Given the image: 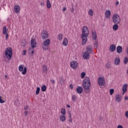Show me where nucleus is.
Masks as SVG:
<instances>
[{
    "label": "nucleus",
    "instance_id": "obj_1",
    "mask_svg": "<svg viewBox=\"0 0 128 128\" xmlns=\"http://www.w3.org/2000/svg\"><path fill=\"white\" fill-rule=\"evenodd\" d=\"M82 86L86 94H90V90L92 86L90 78L88 76H86L82 81Z\"/></svg>",
    "mask_w": 128,
    "mask_h": 128
},
{
    "label": "nucleus",
    "instance_id": "obj_2",
    "mask_svg": "<svg viewBox=\"0 0 128 128\" xmlns=\"http://www.w3.org/2000/svg\"><path fill=\"white\" fill-rule=\"evenodd\" d=\"M88 36V28L86 26H84L82 28V34L81 35L82 46H85L86 44Z\"/></svg>",
    "mask_w": 128,
    "mask_h": 128
},
{
    "label": "nucleus",
    "instance_id": "obj_3",
    "mask_svg": "<svg viewBox=\"0 0 128 128\" xmlns=\"http://www.w3.org/2000/svg\"><path fill=\"white\" fill-rule=\"evenodd\" d=\"M4 55L7 60H10V58H12V49L10 47L7 48L5 50Z\"/></svg>",
    "mask_w": 128,
    "mask_h": 128
},
{
    "label": "nucleus",
    "instance_id": "obj_4",
    "mask_svg": "<svg viewBox=\"0 0 128 128\" xmlns=\"http://www.w3.org/2000/svg\"><path fill=\"white\" fill-rule=\"evenodd\" d=\"M50 40L46 39L44 40L42 43V48L46 52L48 50V46H50Z\"/></svg>",
    "mask_w": 128,
    "mask_h": 128
},
{
    "label": "nucleus",
    "instance_id": "obj_5",
    "mask_svg": "<svg viewBox=\"0 0 128 128\" xmlns=\"http://www.w3.org/2000/svg\"><path fill=\"white\" fill-rule=\"evenodd\" d=\"M114 24H118L120 22V17L118 14H114L112 16Z\"/></svg>",
    "mask_w": 128,
    "mask_h": 128
},
{
    "label": "nucleus",
    "instance_id": "obj_6",
    "mask_svg": "<svg viewBox=\"0 0 128 128\" xmlns=\"http://www.w3.org/2000/svg\"><path fill=\"white\" fill-rule=\"evenodd\" d=\"M18 68L19 72H22V74H26V72H28V68H26V67H24V66L22 65H20Z\"/></svg>",
    "mask_w": 128,
    "mask_h": 128
},
{
    "label": "nucleus",
    "instance_id": "obj_7",
    "mask_svg": "<svg viewBox=\"0 0 128 128\" xmlns=\"http://www.w3.org/2000/svg\"><path fill=\"white\" fill-rule=\"evenodd\" d=\"M40 36L42 40H46L48 38V33L46 30H42L40 34Z\"/></svg>",
    "mask_w": 128,
    "mask_h": 128
},
{
    "label": "nucleus",
    "instance_id": "obj_8",
    "mask_svg": "<svg viewBox=\"0 0 128 128\" xmlns=\"http://www.w3.org/2000/svg\"><path fill=\"white\" fill-rule=\"evenodd\" d=\"M98 86H102L105 84L104 77H100L98 80Z\"/></svg>",
    "mask_w": 128,
    "mask_h": 128
},
{
    "label": "nucleus",
    "instance_id": "obj_9",
    "mask_svg": "<svg viewBox=\"0 0 128 128\" xmlns=\"http://www.w3.org/2000/svg\"><path fill=\"white\" fill-rule=\"evenodd\" d=\"M70 66L73 70H76L78 68V63L76 61H72L70 64Z\"/></svg>",
    "mask_w": 128,
    "mask_h": 128
},
{
    "label": "nucleus",
    "instance_id": "obj_10",
    "mask_svg": "<svg viewBox=\"0 0 128 128\" xmlns=\"http://www.w3.org/2000/svg\"><path fill=\"white\" fill-rule=\"evenodd\" d=\"M128 92V84H124L122 88V94L124 96Z\"/></svg>",
    "mask_w": 128,
    "mask_h": 128
},
{
    "label": "nucleus",
    "instance_id": "obj_11",
    "mask_svg": "<svg viewBox=\"0 0 128 128\" xmlns=\"http://www.w3.org/2000/svg\"><path fill=\"white\" fill-rule=\"evenodd\" d=\"M90 54L89 53H88L87 52H84L82 54V58H84V60H88V58H90Z\"/></svg>",
    "mask_w": 128,
    "mask_h": 128
},
{
    "label": "nucleus",
    "instance_id": "obj_12",
    "mask_svg": "<svg viewBox=\"0 0 128 128\" xmlns=\"http://www.w3.org/2000/svg\"><path fill=\"white\" fill-rule=\"evenodd\" d=\"M14 12L16 14H18L20 12V6L18 5H15L14 6Z\"/></svg>",
    "mask_w": 128,
    "mask_h": 128
},
{
    "label": "nucleus",
    "instance_id": "obj_13",
    "mask_svg": "<svg viewBox=\"0 0 128 128\" xmlns=\"http://www.w3.org/2000/svg\"><path fill=\"white\" fill-rule=\"evenodd\" d=\"M85 52L90 54H92V46H87L86 47Z\"/></svg>",
    "mask_w": 128,
    "mask_h": 128
},
{
    "label": "nucleus",
    "instance_id": "obj_14",
    "mask_svg": "<svg viewBox=\"0 0 128 128\" xmlns=\"http://www.w3.org/2000/svg\"><path fill=\"white\" fill-rule=\"evenodd\" d=\"M111 12L110 10H107L105 11L104 16L106 18H110L111 16Z\"/></svg>",
    "mask_w": 128,
    "mask_h": 128
},
{
    "label": "nucleus",
    "instance_id": "obj_15",
    "mask_svg": "<svg viewBox=\"0 0 128 128\" xmlns=\"http://www.w3.org/2000/svg\"><path fill=\"white\" fill-rule=\"evenodd\" d=\"M31 48H36V41L34 38H32L30 40Z\"/></svg>",
    "mask_w": 128,
    "mask_h": 128
},
{
    "label": "nucleus",
    "instance_id": "obj_16",
    "mask_svg": "<svg viewBox=\"0 0 128 128\" xmlns=\"http://www.w3.org/2000/svg\"><path fill=\"white\" fill-rule=\"evenodd\" d=\"M82 90H84V89L82 86H78L76 87V92L77 94H82Z\"/></svg>",
    "mask_w": 128,
    "mask_h": 128
},
{
    "label": "nucleus",
    "instance_id": "obj_17",
    "mask_svg": "<svg viewBox=\"0 0 128 128\" xmlns=\"http://www.w3.org/2000/svg\"><path fill=\"white\" fill-rule=\"evenodd\" d=\"M62 44L64 46H68V38H65L63 39Z\"/></svg>",
    "mask_w": 128,
    "mask_h": 128
},
{
    "label": "nucleus",
    "instance_id": "obj_18",
    "mask_svg": "<svg viewBox=\"0 0 128 128\" xmlns=\"http://www.w3.org/2000/svg\"><path fill=\"white\" fill-rule=\"evenodd\" d=\"M116 45L114 44H112L110 46V52H114V50H116Z\"/></svg>",
    "mask_w": 128,
    "mask_h": 128
},
{
    "label": "nucleus",
    "instance_id": "obj_19",
    "mask_svg": "<svg viewBox=\"0 0 128 128\" xmlns=\"http://www.w3.org/2000/svg\"><path fill=\"white\" fill-rule=\"evenodd\" d=\"M60 120L62 122H66V115H60L59 116Z\"/></svg>",
    "mask_w": 128,
    "mask_h": 128
},
{
    "label": "nucleus",
    "instance_id": "obj_20",
    "mask_svg": "<svg viewBox=\"0 0 128 128\" xmlns=\"http://www.w3.org/2000/svg\"><path fill=\"white\" fill-rule=\"evenodd\" d=\"M92 40H96V38H97L96 32L95 30L92 31Z\"/></svg>",
    "mask_w": 128,
    "mask_h": 128
},
{
    "label": "nucleus",
    "instance_id": "obj_21",
    "mask_svg": "<svg viewBox=\"0 0 128 128\" xmlns=\"http://www.w3.org/2000/svg\"><path fill=\"white\" fill-rule=\"evenodd\" d=\"M116 52L118 54H122V47L120 46H118L116 48Z\"/></svg>",
    "mask_w": 128,
    "mask_h": 128
},
{
    "label": "nucleus",
    "instance_id": "obj_22",
    "mask_svg": "<svg viewBox=\"0 0 128 128\" xmlns=\"http://www.w3.org/2000/svg\"><path fill=\"white\" fill-rule=\"evenodd\" d=\"M120 59L118 57H116L114 60V64L116 66H118L120 64Z\"/></svg>",
    "mask_w": 128,
    "mask_h": 128
},
{
    "label": "nucleus",
    "instance_id": "obj_23",
    "mask_svg": "<svg viewBox=\"0 0 128 128\" xmlns=\"http://www.w3.org/2000/svg\"><path fill=\"white\" fill-rule=\"evenodd\" d=\"M120 100H122V96H120L118 94H116V101L117 102H120Z\"/></svg>",
    "mask_w": 128,
    "mask_h": 128
},
{
    "label": "nucleus",
    "instance_id": "obj_24",
    "mask_svg": "<svg viewBox=\"0 0 128 128\" xmlns=\"http://www.w3.org/2000/svg\"><path fill=\"white\" fill-rule=\"evenodd\" d=\"M29 54H32V56H34V48L31 47L29 48Z\"/></svg>",
    "mask_w": 128,
    "mask_h": 128
},
{
    "label": "nucleus",
    "instance_id": "obj_25",
    "mask_svg": "<svg viewBox=\"0 0 128 128\" xmlns=\"http://www.w3.org/2000/svg\"><path fill=\"white\" fill-rule=\"evenodd\" d=\"M8 28H6V26H4L3 28H2V34H8Z\"/></svg>",
    "mask_w": 128,
    "mask_h": 128
},
{
    "label": "nucleus",
    "instance_id": "obj_26",
    "mask_svg": "<svg viewBox=\"0 0 128 128\" xmlns=\"http://www.w3.org/2000/svg\"><path fill=\"white\" fill-rule=\"evenodd\" d=\"M58 40L62 41L64 38V34H62V33H60L58 34Z\"/></svg>",
    "mask_w": 128,
    "mask_h": 128
},
{
    "label": "nucleus",
    "instance_id": "obj_27",
    "mask_svg": "<svg viewBox=\"0 0 128 128\" xmlns=\"http://www.w3.org/2000/svg\"><path fill=\"white\" fill-rule=\"evenodd\" d=\"M88 14L90 16H94V10L92 9H90L88 11Z\"/></svg>",
    "mask_w": 128,
    "mask_h": 128
},
{
    "label": "nucleus",
    "instance_id": "obj_28",
    "mask_svg": "<svg viewBox=\"0 0 128 128\" xmlns=\"http://www.w3.org/2000/svg\"><path fill=\"white\" fill-rule=\"evenodd\" d=\"M76 100H78V97L76 96V95H74V94L72 95V102H76Z\"/></svg>",
    "mask_w": 128,
    "mask_h": 128
},
{
    "label": "nucleus",
    "instance_id": "obj_29",
    "mask_svg": "<svg viewBox=\"0 0 128 128\" xmlns=\"http://www.w3.org/2000/svg\"><path fill=\"white\" fill-rule=\"evenodd\" d=\"M118 24H115L112 27V29L114 30H118Z\"/></svg>",
    "mask_w": 128,
    "mask_h": 128
},
{
    "label": "nucleus",
    "instance_id": "obj_30",
    "mask_svg": "<svg viewBox=\"0 0 128 128\" xmlns=\"http://www.w3.org/2000/svg\"><path fill=\"white\" fill-rule=\"evenodd\" d=\"M42 70H43V72H44L48 74V67H46V65L43 66Z\"/></svg>",
    "mask_w": 128,
    "mask_h": 128
},
{
    "label": "nucleus",
    "instance_id": "obj_31",
    "mask_svg": "<svg viewBox=\"0 0 128 128\" xmlns=\"http://www.w3.org/2000/svg\"><path fill=\"white\" fill-rule=\"evenodd\" d=\"M46 7L48 8H52V4H50V1H47L46 2Z\"/></svg>",
    "mask_w": 128,
    "mask_h": 128
},
{
    "label": "nucleus",
    "instance_id": "obj_32",
    "mask_svg": "<svg viewBox=\"0 0 128 128\" xmlns=\"http://www.w3.org/2000/svg\"><path fill=\"white\" fill-rule=\"evenodd\" d=\"M61 114L62 116H66V111L65 108H62L61 110Z\"/></svg>",
    "mask_w": 128,
    "mask_h": 128
},
{
    "label": "nucleus",
    "instance_id": "obj_33",
    "mask_svg": "<svg viewBox=\"0 0 128 128\" xmlns=\"http://www.w3.org/2000/svg\"><path fill=\"white\" fill-rule=\"evenodd\" d=\"M42 91L44 92L46 90V85H44L42 86L41 88Z\"/></svg>",
    "mask_w": 128,
    "mask_h": 128
},
{
    "label": "nucleus",
    "instance_id": "obj_34",
    "mask_svg": "<svg viewBox=\"0 0 128 128\" xmlns=\"http://www.w3.org/2000/svg\"><path fill=\"white\" fill-rule=\"evenodd\" d=\"M40 87H38L36 92V94L38 96V94H40Z\"/></svg>",
    "mask_w": 128,
    "mask_h": 128
},
{
    "label": "nucleus",
    "instance_id": "obj_35",
    "mask_svg": "<svg viewBox=\"0 0 128 128\" xmlns=\"http://www.w3.org/2000/svg\"><path fill=\"white\" fill-rule=\"evenodd\" d=\"M110 66H112L110 62H107V64H106V68H110Z\"/></svg>",
    "mask_w": 128,
    "mask_h": 128
},
{
    "label": "nucleus",
    "instance_id": "obj_36",
    "mask_svg": "<svg viewBox=\"0 0 128 128\" xmlns=\"http://www.w3.org/2000/svg\"><path fill=\"white\" fill-rule=\"evenodd\" d=\"M4 102H6V101L2 100V97L0 96V104H4Z\"/></svg>",
    "mask_w": 128,
    "mask_h": 128
},
{
    "label": "nucleus",
    "instance_id": "obj_37",
    "mask_svg": "<svg viewBox=\"0 0 128 128\" xmlns=\"http://www.w3.org/2000/svg\"><path fill=\"white\" fill-rule=\"evenodd\" d=\"M84 76H86V72H83L81 73V78H84Z\"/></svg>",
    "mask_w": 128,
    "mask_h": 128
},
{
    "label": "nucleus",
    "instance_id": "obj_38",
    "mask_svg": "<svg viewBox=\"0 0 128 128\" xmlns=\"http://www.w3.org/2000/svg\"><path fill=\"white\" fill-rule=\"evenodd\" d=\"M110 96H112L114 92V88H112L110 90Z\"/></svg>",
    "mask_w": 128,
    "mask_h": 128
},
{
    "label": "nucleus",
    "instance_id": "obj_39",
    "mask_svg": "<svg viewBox=\"0 0 128 128\" xmlns=\"http://www.w3.org/2000/svg\"><path fill=\"white\" fill-rule=\"evenodd\" d=\"M128 62V58L125 57L124 59V64H126Z\"/></svg>",
    "mask_w": 128,
    "mask_h": 128
},
{
    "label": "nucleus",
    "instance_id": "obj_40",
    "mask_svg": "<svg viewBox=\"0 0 128 128\" xmlns=\"http://www.w3.org/2000/svg\"><path fill=\"white\" fill-rule=\"evenodd\" d=\"M30 108V106H24V110H28Z\"/></svg>",
    "mask_w": 128,
    "mask_h": 128
},
{
    "label": "nucleus",
    "instance_id": "obj_41",
    "mask_svg": "<svg viewBox=\"0 0 128 128\" xmlns=\"http://www.w3.org/2000/svg\"><path fill=\"white\" fill-rule=\"evenodd\" d=\"M98 42H96L94 44V46L95 48H98Z\"/></svg>",
    "mask_w": 128,
    "mask_h": 128
},
{
    "label": "nucleus",
    "instance_id": "obj_42",
    "mask_svg": "<svg viewBox=\"0 0 128 128\" xmlns=\"http://www.w3.org/2000/svg\"><path fill=\"white\" fill-rule=\"evenodd\" d=\"M5 34V36H6V40H8V36H8V34Z\"/></svg>",
    "mask_w": 128,
    "mask_h": 128
},
{
    "label": "nucleus",
    "instance_id": "obj_43",
    "mask_svg": "<svg viewBox=\"0 0 128 128\" xmlns=\"http://www.w3.org/2000/svg\"><path fill=\"white\" fill-rule=\"evenodd\" d=\"M26 50H24L22 52V54L23 56H26Z\"/></svg>",
    "mask_w": 128,
    "mask_h": 128
},
{
    "label": "nucleus",
    "instance_id": "obj_44",
    "mask_svg": "<svg viewBox=\"0 0 128 128\" xmlns=\"http://www.w3.org/2000/svg\"><path fill=\"white\" fill-rule=\"evenodd\" d=\"M68 122L69 124H70V123L72 124V118H69Z\"/></svg>",
    "mask_w": 128,
    "mask_h": 128
},
{
    "label": "nucleus",
    "instance_id": "obj_45",
    "mask_svg": "<svg viewBox=\"0 0 128 128\" xmlns=\"http://www.w3.org/2000/svg\"><path fill=\"white\" fill-rule=\"evenodd\" d=\"M28 110H25L24 111V116H28Z\"/></svg>",
    "mask_w": 128,
    "mask_h": 128
},
{
    "label": "nucleus",
    "instance_id": "obj_46",
    "mask_svg": "<svg viewBox=\"0 0 128 128\" xmlns=\"http://www.w3.org/2000/svg\"><path fill=\"white\" fill-rule=\"evenodd\" d=\"M125 116H126V118H128V111H126L125 112Z\"/></svg>",
    "mask_w": 128,
    "mask_h": 128
},
{
    "label": "nucleus",
    "instance_id": "obj_47",
    "mask_svg": "<svg viewBox=\"0 0 128 128\" xmlns=\"http://www.w3.org/2000/svg\"><path fill=\"white\" fill-rule=\"evenodd\" d=\"M50 82L52 84H54L55 82H56V81H54V79H52L50 80Z\"/></svg>",
    "mask_w": 128,
    "mask_h": 128
},
{
    "label": "nucleus",
    "instance_id": "obj_48",
    "mask_svg": "<svg viewBox=\"0 0 128 128\" xmlns=\"http://www.w3.org/2000/svg\"><path fill=\"white\" fill-rule=\"evenodd\" d=\"M70 88L71 89V90H72L74 88V85H72V84H71L70 85Z\"/></svg>",
    "mask_w": 128,
    "mask_h": 128
},
{
    "label": "nucleus",
    "instance_id": "obj_49",
    "mask_svg": "<svg viewBox=\"0 0 128 128\" xmlns=\"http://www.w3.org/2000/svg\"><path fill=\"white\" fill-rule=\"evenodd\" d=\"M117 128H124V126L120 124H118L117 126Z\"/></svg>",
    "mask_w": 128,
    "mask_h": 128
},
{
    "label": "nucleus",
    "instance_id": "obj_50",
    "mask_svg": "<svg viewBox=\"0 0 128 128\" xmlns=\"http://www.w3.org/2000/svg\"><path fill=\"white\" fill-rule=\"evenodd\" d=\"M62 10V12H66V8L64 7Z\"/></svg>",
    "mask_w": 128,
    "mask_h": 128
},
{
    "label": "nucleus",
    "instance_id": "obj_51",
    "mask_svg": "<svg viewBox=\"0 0 128 128\" xmlns=\"http://www.w3.org/2000/svg\"><path fill=\"white\" fill-rule=\"evenodd\" d=\"M124 100H128V96H124Z\"/></svg>",
    "mask_w": 128,
    "mask_h": 128
},
{
    "label": "nucleus",
    "instance_id": "obj_52",
    "mask_svg": "<svg viewBox=\"0 0 128 128\" xmlns=\"http://www.w3.org/2000/svg\"><path fill=\"white\" fill-rule=\"evenodd\" d=\"M68 114H69V118H72V114H70V112H69Z\"/></svg>",
    "mask_w": 128,
    "mask_h": 128
},
{
    "label": "nucleus",
    "instance_id": "obj_53",
    "mask_svg": "<svg viewBox=\"0 0 128 128\" xmlns=\"http://www.w3.org/2000/svg\"><path fill=\"white\" fill-rule=\"evenodd\" d=\"M118 4H120V2L118 1L116 2V6H118Z\"/></svg>",
    "mask_w": 128,
    "mask_h": 128
},
{
    "label": "nucleus",
    "instance_id": "obj_54",
    "mask_svg": "<svg viewBox=\"0 0 128 128\" xmlns=\"http://www.w3.org/2000/svg\"><path fill=\"white\" fill-rule=\"evenodd\" d=\"M126 52L128 56V46H127L126 50Z\"/></svg>",
    "mask_w": 128,
    "mask_h": 128
},
{
    "label": "nucleus",
    "instance_id": "obj_55",
    "mask_svg": "<svg viewBox=\"0 0 128 128\" xmlns=\"http://www.w3.org/2000/svg\"><path fill=\"white\" fill-rule=\"evenodd\" d=\"M67 108H70V106L69 104H67Z\"/></svg>",
    "mask_w": 128,
    "mask_h": 128
},
{
    "label": "nucleus",
    "instance_id": "obj_56",
    "mask_svg": "<svg viewBox=\"0 0 128 128\" xmlns=\"http://www.w3.org/2000/svg\"><path fill=\"white\" fill-rule=\"evenodd\" d=\"M41 6H44V2L41 3Z\"/></svg>",
    "mask_w": 128,
    "mask_h": 128
},
{
    "label": "nucleus",
    "instance_id": "obj_57",
    "mask_svg": "<svg viewBox=\"0 0 128 128\" xmlns=\"http://www.w3.org/2000/svg\"><path fill=\"white\" fill-rule=\"evenodd\" d=\"M6 78H8V75H5Z\"/></svg>",
    "mask_w": 128,
    "mask_h": 128
},
{
    "label": "nucleus",
    "instance_id": "obj_58",
    "mask_svg": "<svg viewBox=\"0 0 128 128\" xmlns=\"http://www.w3.org/2000/svg\"><path fill=\"white\" fill-rule=\"evenodd\" d=\"M7 20H10V18H7Z\"/></svg>",
    "mask_w": 128,
    "mask_h": 128
},
{
    "label": "nucleus",
    "instance_id": "obj_59",
    "mask_svg": "<svg viewBox=\"0 0 128 128\" xmlns=\"http://www.w3.org/2000/svg\"><path fill=\"white\" fill-rule=\"evenodd\" d=\"M50 1V0H47V2Z\"/></svg>",
    "mask_w": 128,
    "mask_h": 128
},
{
    "label": "nucleus",
    "instance_id": "obj_60",
    "mask_svg": "<svg viewBox=\"0 0 128 128\" xmlns=\"http://www.w3.org/2000/svg\"><path fill=\"white\" fill-rule=\"evenodd\" d=\"M72 12H74V8L72 9Z\"/></svg>",
    "mask_w": 128,
    "mask_h": 128
}]
</instances>
